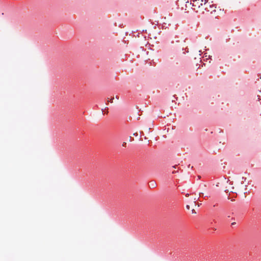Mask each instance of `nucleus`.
Returning <instances> with one entry per match:
<instances>
[{
    "label": "nucleus",
    "mask_w": 261,
    "mask_h": 261,
    "mask_svg": "<svg viewBox=\"0 0 261 261\" xmlns=\"http://www.w3.org/2000/svg\"><path fill=\"white\" fill-rule=\"evenodd\" d=\"M216 7L212 4V2H208V0H204L203 9L206 11L212 12L215 11Z\"/></svg>",
    "instance_id": "f257e3e1"
},
{
    "label": "nucleus",
    "mask_w": 261,
    "mask_h": 261,
    "mask_svg": "<svg viewBox=\"0 0 261 261\" xmlns=\"http://www.w3.org/2000/svg\"><path fill=\"white\" fill-rule=\"evenodd\" d=\"M204 0H195L193 1V3H192V6L194 7V9H196L197 8H200L202 7L203 9V3Z\"/></svg>",
    "instance_id": "f03ea898"
},
{
    "label": "nucleus",
    "mask_w": 261,
    "mask_h": 261,
    "mask_svg": "<svg viewBox=\"0 0 261 261\" xmlns=\"http://www.w3.org/2000/svg\"><path fill=\"white\" fill-rule=\"evenodd\" d=\"M155 185H156V184H155V183L154 182H153V181H151V182H150V186H151L152 187H153H153H155Z\"/></svg>",
    "instance_id": "7ed1b4c3"
},
{
    "label": "nucleus",
    "mask_w": 261,
    "mask_h": 261,
    "mask_svg": "<svg viewBox=\"0 0 261 261\" xmlns=\"http://www.w3.org/2000/svg\"><path fill=\"white\" fill-rule=\"evenodd\" d=\"M233 189H234V188H233V187H232V189H231L230 190H229L228 189H226V190H225V191H226V192H232V193H233Z\"/></svg>",
    "instance_id": "20e7f679"
},
{
    "label": "nucleus",
    "mask_w": 261,
    "mask_h": 261,
    "mask_svg": "<svg viewBox=\"0 0 261 261\" xmlns=\"http://www.w3.org/2000/svg\"><path fill=\"white\" fill-rule=\"evenodd\" d=\"M114 98L113 97L110 100H108V102H110L111 103H113V100H114Z\"/></svg>",
    "instance_id": "39448f33"
},
{
    "label": "nucleus",
    "mask_w": 261,
    "mask_h": 261,
    "mask_svg": "<svg viewBox=\"0 0 261 261\" xmlns=\"http://www.w3.org/2000/svg\"><path fill=\"white\" fill-rule=\"evenodd\" d=\"M192 213L193 214H195V213H196V212H195V211L194 210V209H192Z\"/></svg>",
    "instance_id": "423d86ee"
},
{
    "label": "nucleus",
    "mask_w": 261,
    "mask_h": 261,
    "mask_svg": "<svg viewBox=\"0 0 261 261\" xmlns=\"http://www.w3.org/2000/svg\"><path fill=\"white\" fill-rule=\"evenodd\" d=\"M126 143L125 142H123V144H122V146L123 147H125L126 146Z\"/></svg>",
    "instance_id": "0eeeda50"
},
{
    "label": "nucleus",
    "mask_w": 261,
    "mask_h": 261,
    "mask_svg": "<svg viewBox=\"0 0 261 261\" xmlns=\"http://www.w3.org/2000/svg\"><path fill=\"white\" fill-rule=\"evenodd\" d=\"M186 207H187V208L188 210H190V206H189V205H187L186 206Z\"/></svg>",
    "instance_id": "6e6552de"
},
{
    "label": "nucleus",
    "mask_w": 261,
    "mask_h": 261,
    "mask_svg": "<svg viewBox=\"0 0 261 261\" xmlns=\"http://www.w3.org/2000/svg\"><path fill=\"white\" fill-rule=\"evenodd\" d=\"M196 199H197V197H195V198H194V204H195V203H196Z\"/></svg>",
    "instance_id": "1a4fd4ad"
},
{
    "label": "nucleus",
    "mask_w": 261,
    "mask_h": 261,
    "mask_svg": "<svg viewBox=\"0 0 261 261\" xmlns=\"http://www.w3.org/2000/svg\"><path fill=\"white\" fill-rule=\"evenodd\" d=\"M196 199H197V197H195V198H194V204H195V203H196Z\"/></svg>",
    "instance_id": "9d476101"
},
{
    "label": "nucleus",
    "mask_w": 261,
    "mask_h": 261,
    "mask_svg": "<svg viewBox=\"0 0 261 261\" xmlns=\"http://www.w3.org/2000/svg\"><path fill=\"white\" fill-rule=\"evenodd\" d=\"M116 98L117 99H119V97H118V96H116Z\"/></svg>",
    "instance_id": "9b49d317"
},
{
    "label": "nucleus",
    "mask_w": 261,
    "mask_h": 261,
    "mask_svg": "<svg viewBox=\"0 0 261 261\" xmlns=\"http://www.w3.org/2000/svg\"><path fill=\"white\" fill-rule=\"evenodd\" d=\"M186 196L187 197H188V196H189V194H187L186 195Z\"/></svg>",
    "instance_id": "f8f14e48"
},
{
    "label": "nucleus",
    "mask_w": 261,
    "mask_h": 261,
    "mask_svg": "<svg viewBox=\"0 0 261 261\" xmlns=\"http://www.w3.org/2000/svg\"><path fill=\"white\" fill-rule=\"evenodd\" d=\"M235 224H236L235 222H233V223H231V225H234Z\"/></svg>",
    "instance_id": "ddd939ff"
},
{
    "label": "nucleus",
    "mask_w": 261,
    "mask_h": 261,
    "mask_svg": "<svg viewBox=\"0 0 261 261\" xmlns=\"http://www.w3.org/2000/svg\"><path fill=\"white\" fill-rule=\"evenodd\" d=\"M201 194H202V195H203V193H199V195H200V196Z\"/></svg>",
    "instance_id": "4468645a"
},
{
    "label": "nucleus",
    "mask_w": 261,
    "mask_h": 261,
    "mask_svg": "<svg viewBox=\"0 0 261 261\" xmlns=\"http://www.w3.org/2000/svg\"><path fill=\"white\" fill-rule=\"evenodd\" d=\"M172 173H176V171H173V172H172Z\"/></svg>",
    "instance_id": "2eb2a0df"
},
{
    "label": "nucleus",
    "mask_w": 261,
    "mask_h": 261,
    "mask_svg": "<svg viewBox=\"0 0 261 261\" xmlns=\"http://www.w3.org/2000/svg\"><path fill=\"white\" fill-rule=\"evenodd\" d=\"M108 113V111H107V112H106V113Z\"/></svg>",
    "instance_id": "dca6fc26"
}]
</instances>
